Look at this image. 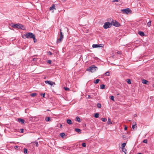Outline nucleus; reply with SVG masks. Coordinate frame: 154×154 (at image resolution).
Returning a JSON list of instances; mask_svg holds the SVG:
<instances>
[{
    "mask_svg": "<svg viewBox=\"0 0 154 154\" xmlns=\"http://www.w3.org/2000/svg\"><path fill=\"white\" fill-rule=\"evenodd\" d=\"M97 67L95 66L94 65H92L91 66L87 68V70L91 72H93L97 70Z\"/></svg>",
    "mask_w": 154,
    "mask_h": 154,
    "instance_id": "f257e3e1",
    "label": "nucleus"
},
{
    "mask_svg": "<svg viewBox=\"0 0 154 154\" xmlns=\"http://www.w3.org/2000/svg\"><path fill=\"white\" fill-rule=\"evenodd\" d=\"M24 35L26 37V38H34V35L32 32L26 33Z\"/></svg>",
    "mask_w": 154,
    "mask_h": 154,
    "instance_id": "f03ea898",
    "label": "nucleus"
},
{
    "mask_svg": "<svg viewBox=\"0 0 154 154\" xmlns=\"http://www.w3.org/2000/svg\"><path fill=\"white\" fill-rule=\"evenodd\" d=\"M112 23L109 22H106L103 26V28L105 29H107L111 27Z\"/></svg>",
    "mask_w": 154,
    "mask_h": 154,
    "instance_id": "7ed1b4c3",
    "label": "nucleus"
},
{
    "mask_svg": "<svg viewBox=\"0 0 154 154\" xmlns=\"http://www.w3.org/2000/svg\"><path fill=\"white\" fill-rule=\"evenodd\" d=\"M121 11L123 14H128L129 12H131V11L129 8H127L121 10Z\"/></svg>",
    "mask_w": 154,
    "mask_h": 154,
    "instance_id": "20e7f679",
    "label": "nucleus"
},
{
    "mask_svg": "<svg viewBox=\"0 0 154 154\" xmlns=\"http://www.w3.org/2000/svg\"><path fill=\"white\" fill-rule=\"evenodd\" d=\"M111 23L112 25L116 27H118L120 25V24L116 20L114 21H112L111 22Z\"/></svg>",
    "mask_w": 154,
    "mask_h": 154,
    "instance_id": "39448f33",
    "label": "nucleus"
},
{
    "mask_svg": "<svg viewBox=\"0 0 154 154\" xmlns=\"http://www.w3.org/2000/svg\"><path fill=\"white\" fill-rule=\"evenodd\" d=\"M45 82L46 84H48L51 85H56L55 82H53L51 81L47 80V81H45Z\"/></svg>",
    "mask_w": 154,
    "mask_h": 154,
    "instance_id": "423d86ee",
    "label": "nucleus"
},
{
    "mask_svg": "<svg viewBox=\"0 0 154 154\" xmlns=\"http://www.w3.org/2000/svg\"><path fill=\"white\" fill-rule=\"evenodd\" d=\"M20 24L17 23L12 25V26L14 28L20 29Z\"/></svg>",
    "mask_w": 154,
    "mask_h": 154,
    "instance_id": "0eeeda50",
    "label": "nucleus"
},
{
    "mask_svg": "<svg viewBox=\"0 0 154 154\" xmlns=\"http://www.w3.org/2000/svg\"><path fill=\"white\" fill-rule=\"evenodd\" d=\"M17 121L22 124H24L25 122V121L23 119L21 118H18Z\"/></svg>",
    "mask_w": 154,
    "mask_h": 154,
    "instance_id": "6e6552de",
    "label": "nucleus"
},
{
    "mask_svg": "<svg viewBox=\"0 0 154 154\" xmlns=\"http://www.w3.org/2000/svg\"><path fill=\"white\" fill-rule=\"evenodd\" d=\"M101 45L102 44H93L92 45V47L93 48H97L101 47Z\"/></svg>",
    "mask_w": 154,
    "mask_h": 154,
    "instance_id": "1a4fd4ad",
    "label": "nucleus"
},
{
    "mask_svg": "<svg viewBox=\"0 0 154 154\" xmlns=\"http://www.w3.org/2000/svg\"><path fill=\"white\" fill-rule=\"evenodd\" d=\"M33 145H35L37 147L38 146V143L36 141H35V142H32L31 143Z\"/></svg>",
    "mask_w": 154,
    "mask_h": 154,
    "instance_id": "9d476101",
    "label": "nucleus"
},
{
    "mask_svg": "<svg viewBox=\"0 0 154 154\" xmlns=\"http://www.w3.org/2000/svg\"><path fill=\"white\" fill-rule=\"evenodd\" d=\"M63 39V38H62L61 37H60L57 40V43L58 44V43H60L61 42L62 40Z\"/></svg>",
    "mask_w": 154,
    "mask_h": 154,
    "instance_id": "9b49d317",
    "label": "nucleus"
},
{
    "mask_svg": "<svg viewBox=\"0 0 154 154\" xmlns=\"http://www.w3.org/2000/svg\"><path fill=\"white\" fill-rule=\"evenodd\" d=\"M66 122L69 125L72 124V122L70 119H68L66 120Z\"/></svg>",
    "mask_w": 154,
    "mask_h": 154,
    "instance_id": "f8f14e48",
    "label": "nucleus"
},
{
    "mask_svg": "<svg viewBox=\"0 0 154 154\" xmlns=\"http://www.w3.org/2000/svg\"><path fill=\"white\" fill-rule=\"evenodd\" d=\"M142 83L145 84H147L148 82V81L146 80L143 79L142 80Z\"/></svg>",
    "mask_w": 154,
    "mask_h": 154,
    "instance_id": "ddd939ff",
    "label": "nucleus"
},
{
    "mask_svg": "<svg viewBox=\"0 0 154 154\" xmlns=\"http://www.w3.org/2000/svg\"><path fill=\"white\" fill-rule=\"evenodd\" d=\"M138 34L139 35L142 36H144V33L143 32H141V31H140L138 32Z\"/></svg>",
    "mask_w": 154,
    "mask_h": 154,
    "instance_id": "4468645a",
    "label": "nucleus"
},
{
    "mask_svg": "<svg viewBox=\"0 0 154 154\" xmlns=\"http://www.w3.org/2000/svg\"><path fill=\"white\" fill-rule=\"evenodd\" d=\"M55 9V5L54 4L52 5L50 7L49 9L50 10H52Z\"/></svg>",
    "mask_w": 154,
    "mask_h": 154,
    "instance_id": "2eb2a0df",
    "label": "nucleus"
},
{
    "mask_svg": "<svg viewBox=\"0 0 154 154\" xmlns=\"http://www.w3.org/2000/svg\"><path fill=\"white\" fill-rule=\"evenodd\" d=\"M75 121L79 122H81L80 118L78 116L76 117L75 118Z\"/></svg>",
    "mask_w": 154,
    "mask_h": 154,
    "instance_id": "dca6fc26",
    "label": "nucleus"
},
{
    "mask_svg": "<svg viewBox=\"0 0 154 154\" xmlns=\"http://www.w3.org/2000/svg\"><path fill=\"white\" fill-rule=\"evenodd\" d=\"M20 29H22L23 30H25V27L23 25L20 24Z\"/></svg>",
    "mask_w": 154,
    "mask_h": 154,
    "instance_id": "f3484780",
    "label": "nucleus"
},
{
    "mask_svg": "<svg viewBox=\"0 0 154 154\" xmlns=\"http://www.w3.org/2000/svg\"><path fill=\"white\" fill-rule=\"evenodd\" d=\"M75 131H76V132H78V133H81V130L79 129V128H75Z\"/></svg>",
    "mask_w": 154,
    "mask_h": 154,
    "instance_id": "a211bd4d",
    "label": "nucleus"
},
{
    "mask_svg": "<svg viewBox=\"0 0 154 154\" xmlns=\"http://www.w3.org/2000/svg\"><path fill=\"white\" fill-rule=\"evenodd\" d=\"M45 120L46 122L50 121V119L49 117H47L45 119Z\"/></svg>",
    "mask_w": 154,
    "mask_h": 154,
    "instance_id": "6ab92c4d",
    "label": "nucleus"
},
{
    "mask_svg": "<svg viewBox=\"0 0 154 154\" xmlns=\"http://www.w3.org/2000/svg\"><path fill=\"white\" fill-rule=\"evenodd\" d=\"M100 80L99 79H97L94 82V83L95 84H97L99 82Z\"/></svg>",
    "mask_w": 154,
    "mask_h": 154,
    "instance_id": "aec40b11",
    "label": "nucleus"
},
{
    "mask_svg": "<svg viewBox=\"0 0 154 154\" xmlns=\"http://www.w3.org/2000/svg\"><path fill=\"white\" fill-rule=\"evenodd\" d=\"M100 88L101 89H104L105 88V85H100Z\"/></svg>",
    "mask_w": 154,
    "mask_h": 154,
    "instance_id": "412c9836",
    "label": "nucleus"
},
{
    "mask_svg": "<svg viewBox=\"0 0 154 154\" xmlns=\"http://www.w3.org/2000/svg\"><path fill=\"white\" fill-rule=\"evenodd\" d=\"M122 151L123 152H124L125 154H126V152H127L126 149L125 148H122Z\"/></svg>",
    "mask_w": 154,
    "mask_h": 154,
    "instance_id": "4be33fe9",
    "label": "nucleus"
},
{
    "mask_svg": "<svg viewBox=\"0 0 154 154\" xmlns=\"http://www.w3.org/2000/svg\"><path fill=\"white\" fill-rule=\"evenodd\" d=\"M94 117L96 118H98L99 117V114L98 113H96L94 115Z\"/></svg>",
    "mask_w": 154,
    "mask_h": 154,
    "instance_id": "5701e85b",
    "label": "nucleus"
},
{
    "mask_svg": "<svg viewBox=\"0 0 154 154\" xmlns=\"http://www.w3.org/2000/svg\"><path fill=\"white\" fill-rule=\"evenodd\" d=\"M126 145V143H123L121 145V147H122V148H124L125 147Z\"/></svg>",
    "mask_w": 154,
    "mask_h": 154,
    "instance_id": "b1692460",
    "label": "nucleus"
},
{
    "mask_svg": "<svg viewBox=\"0 0 154 154\" xmlns=\"http://www.w3.org/2000/svg\"><path fill=\"white\" fill-rule=\"evenodd\" d=\"M151 26V20H149L148 23H147V26H148V27H149Z\"/></svg>",
    "mask_w": 154,
    "mask_h": 154,
    "instance_id": "393cba45",
    "label": "nucleus"
},
{
    "mask_svg": "<svg viewBox=\"0 0 154 154\" xmlns=\"http://www.w3.org/2000/svg\"><path fill=\"white\" fill-rule=\"evenodd\" d=\"M23 151L24 152L25 154L27 153V150L26 148H24L23 149Z\"/></svg>",
    "mask_w": 154,
    "mask_h": 154,
    "instance_id": "a878e982",
    "label": "nucleus"
},
{
    "mask_svg": "<svg viewBox=\"0 0 154 154\" xmlns=\"http://www.w3.org/2000/svg\"><path fill=\"white\" fill-rule=\"evenodd\" d=\"M101 120L103 122H105L107 120V119L105 118H102Z\"/></svg>",
    "mask_w": 154,
    "mask_h": 154,
    "instance_id": "bb28decb",
    "label": "nucleus"
},
{
    "mask_svg": "<svg viewBox=\"0 0 154 154\" xmlns=\"http://www.w3.org/2000/svg\"><path fill=\"white\" fill-rule=\"evenodd\" d=\"M60 30V37H61L62 38H63V35L61 31V29Z\"/></svg>",
    "mask_w": 154,
    "mask_h": 154,
    "instance_id": "cd10ccee",
    "label": "nucleus"
},
{
    "mask_svg": "<svg viewBox=\"0 0 154 154\" xmlns=\"http://www.w3.org/2000/svg\"><path fill=\"white\" fill-rule=\"evenodd\" d=\"M36 93H32L30 95L32 97H34L36 96Z\"/></svg>",
    "mask_w": 154,
    "mask_h": 154,
    "instance_id": "c85d7f7f",
    "label": "nucleus"
},
{
    "mask_svg": "<svg viewBox=\"0 0 154 154\" xmlns=\"http://www.w3.org/2000/svg\"><path fill=\"white\" fill-rule=\"evenodd\" d=\"M65 134L64 133H62L60 134V135L61 137H63L64 136H65Z\"/></svg>",
    "mask_w": 154,
    "mask_h": 154,
    "instance_id": "c756f323",
    "label": "nucleus"
},
{
    "mask_svg": "<svg viewBox=\"0 0 154 154\" xmlns=\"http://www.w3.org/2000/svg\"><path fill=\"white\" fill-rule=\"evenodd\" d=\"M110 99L114 101V97L113 96H111L110 97Z\"/></svg>",
    "mask_w": 154,
    "mask_h": 154,
    "instance_id": "7c9ffc66",
    "label": "nucleus"
},
{
    "mask_svg": "<svg viewBox=\"0 0 154 154\" xmlns=\"http://www.w3.org/2000/svg\"><path fill=\"white\" fill-rule=\"evenodd\" d=\"M107 123L108 124H111L112 122L110 121V119L109 118L108 119V121L107 122Z\"/></svg>",
    "mask_w": 154,
    "mask_h": 154,
    "instance_id": "2f4dec72",
    "label": "nucleus"
},
{
    "mask_svg": "<svg viewBox=\"0 0 154 154\" xmlns=\"http://www.w3.org/2000/svg\"><path fill=\"white\" fill-rule=\"evenodd\" d=\"M46 62L48 63L51 64V61L50 60H48L46 61Z\"/></svg>",
    "mask_w": 154,
    "mask_h": 154,
    "instance_id": "473e14b6",
    "label": "nucleus"
},
{
    "mask_svg": "<svg viewBox=\"0 0 154 154\" xmlns=\"http://www.w3.org/2000/svg\"><path fill=\"white\" fill-rule=\"evenodd\" d=\"M82 146L84 147H86V144L85 143H82Z\"/></svg>",
    "mask_w": 154,
    "mask_h": 154,
    "instance_id": "72a5a7b5",
    "label": "nucleus"
},
{
    "mask_svg": "<svg viewBox=\"0 0 154 154\" xmlns=\"http://www.w3.org/2000/svg\"><path fill=\"white\" fill-rule=\"evenodd\" d=\"M97 106L98 108H100L101 104L99 103H98L97 104Z\"/></svg>",
    "mask_w": 154,
    "mask_h": 154,
    "instance_id": "f704fd0d",
    "label": "nucleus"
},
{
    "mask_svg": "<svg viewBox=\"0 0 154 154\" xmlns=\"http://www.w3.org/2000/svg\"><path fill=\"white\" fill-rule=\"evenodd\" d=\"M105 74L106 75L109 76V75L110 73L109 72H107L105 73Z\"/></svg>",
    "mask_w": 154,
    "mask_h": 154,
    "instance_id": "c9c22d12",
    "label": "nucleus"
},
{
    "mask_svg": "<svg viewBox=\"0 0 154 154\" xmlns=\"http://www.w3.org/2000/svg\"><path fill=\"white\" fill-rule=\"evenodd\" d=\"M64 89L66 91H69V88H67V87H64Z\"/></svg>",
    "mask_w": 154,
    "mask_h": 154,
    "instance_id": "e433bc0d",
    "label": "nucleus"
},
{
    "mask_svg": "<svg viewBox=\"0 0 154 154\" xmlns=\"http://www.w3.org/2000/svg\"><path fill=\"white\" fill-rule=\"evenodd\" d=\"M41 95V96H42V97H44V98H45V93H44V94H40Z\"/></svg>",
    "mask_w": 154,
    "mask_h": 154,
    "instance_id": "4c0bfd02",
    "label": "nucleus"
},
{
    "mask_svg": "<svg viewBox=\"0 0 154 154\" xmlns=\"http://www.w3.org/2000/svg\"><path fill=\"white\" fill-rule=\"evenodd\" d=\"M134 125H133L132 126V128L133 129L134 128V127L136 125V123L135 122L134 123Z\"/></svg>",
    "mask_w": 154,
    "mask_h": 154,
    "instance_id": "58836bf2",
    "label": "nucleus"
},
{
    "mask_svg": "<svg viewBox=\"0 0 154 154\" xmlns=\"http://www.w3.org/2000/svg\"><path fill=\"white\" fill-rule=\"evenodd\" d=\"M147 139H145L143 140V142L144 143H147Z\"/></svg>",
    "mask_w": 154,
    "mask_h": 154,
    "instance_id": "ea45409f",
    "label": "nucleus"
},
{
    "mask_svg": "<svg viewBox=\"0 0 154 154\" xmlns=\"http://www.w3.org/2000/svg\"><path fill=\"white\" fill-rule=\"evenodd\" d=\"M86 98H88V99H90V98H91V96L90 95H86Z\"/></svg>",
    "mask_w": 154,
    "mask_h": 154,
    "instance_id": "a19ab883",
    "label": "nucleus"
},
{
    "mask_svg": "<svg viewBox=\"0 0 154 154\" xmlns=\"http://www.w3.org/2000/svg\"><path fill=\"white\" fill-rule=\"evenodd\" d=\"M48 54L50 55H52V53L50 51H48Z\"/></svg>",
    "mask_w": 154,
    "mask_h": 154,
    "instance_id": "79ce46f5",
    "label": "nucleus"
},
{
    "mask_svg": "<svg viewBox=\"0 0 154 154\" xmlns=\"http://www.w3.org/2000/svg\"><path fill=\"white\" fill-rule=\"evenodd\" d=\"M127 83L129 84H130L131 83V80L130 79H128Z\"/></svg>",
    "mask_w": 154,
    "mask_h": 154,
    "instance_id": "37998d69",
    "label": "nucleus"
},
{
    "mask_svg": "<svg viewBox=\"0 0 154 154\" xmlns=\"http://www.w3.org/2000/svg\"><path fill=\"white\" fill-rule=\"evenodd\" d=\"M32 38L33 39L34 42H35L37 41L36 39L35 38V35H34V38Z\"/></svg>",
    "mask_w": 154,
    "mask_h": 154,
    "instance_id": "c03bdc74",
    "label": "nucleus"
},
{
    "mask_svg": "<svg viewBox=\"0 0 154 154\" xmlns=\"http://www.w3.org/2000/svg\"><path fill=\"white\" fill-rule=\"evenodd\" d=\"M37 58H34L33 59V61H36L37 60Z\"/></svg>",
    "mask_w": 154,
    "mask_h": 154,
    "instance_id": "a18cd8bd",
    "label": "nucleus"
},
{
    "mask_svg": "<svg viewBox=\"0 0 154 154\" xmlns=\"http://www.w3.org/2000/svg\"><path fill=\"white\" fill-rule=\"evenodd\" d=\"M20 132L21 133H23V129H20Z\"/></svg>",
    "mask_w": 154,
    "mask_h": 154,
    "instance_id": "49530a36",
    "label": "nucleus"
},
{
    "mask_svg": "<svg viewBox=\"0 0 154 154\" xmlns=\"http://www.w3.org/2000/svg\"><path fill=\"white\" fill-rule=\"evenodd\" d=\"M117 53L119 54H122L121 52V51H118L117 52Z\"/></svg>",
    "mask_w": 154,
    "mask_h": 154,
    "instance_id": "de8ad7c7",
    "label": "nucleus"
},
{
    "mask_svg": "<svg viewBox=\"0 0 154 154\" xmlns=\"http://www.w3.org/2000/svg\"><path fill=\"white\" fill-rule=\"evenodd\" d=\"M60 128H62V124H60Z\"/></svg>",
    "mask_w": 154,
    "mask_h": 154,
    "instance_id": "09e8293b",
    "label": "nucleus"
},
{
    "mask_svg": "<svg viewBox=\"0 0 154 154\" xmlns=\"http://www.w3.org/2000/svg\"><path fill=\"white\" fill-rule=\"evenodd\" d=\"M18 148V146H14V148L15 149L17 148Z\"/></svg>",
    "mask_w": 154,
    "mask_h": 154,
    "instance_id": "8fccbe9b",
    "label": "nucleus"
},
{
    "mask_svg": "<svg viewBox=\"0 0 154 154\" xmlns=\"http://www.w3.org/2000/svg\"><path fill=\"white\" fill-rule=\"evenodd\" d=\"M113 2H118V0H114L113 1Z\"/></svg>",
    "mask_w": 154,
    "mask_h": 154,
    "instance_id": "3c124183",
    "label": "nucleus"
},
{
    "mask_svg": "<svg viewBox=\"0 0 154 154\" xmlns=\"http://www.w3.org/2000/svg\"><path fill=\"white\" fill-rule=\"evenodd\" d=\"M124 129L125 130H127V127H125L124 128Z\"/></svg>",
    "mask_w": 154,
    "mask_h": 154,
    "instance_id": "603ef678",
    "label": "nucleus"
},
{
    "mask_svg": "<svg viewBox=\"0 0 154 154\" xmlns=\"http://www.w3.org/2000/svg\"><path fill=\"white\" fill-rule=\"evenodd\" d=\"M117 95H119V93H118V94H117Z\"/></svg>",
    "mask_w": 154,
    "mask_h": 154,
    "instance_id": "864d4df0",
    "label": "nucleus"
},
{
    "mask_svg": "<svg viewBox=\"0 0 154 154\" xmlns=\"http://www.w3.org/2000/svg\"><path fill=\"white\" fill-rule=\"evenodd\" d=\"M61 0L62 1H66V0Z\"/></svg>",
    "mask_w": 154,
    "mask_h": 154,
    "instance_id": "5fc2aeb1",
    "label": "nucleus"
},
{
    "mask_svg": "<svg viewBox=\"0 0 154 154\" xmlns=\"http://www.w3.org/2000/svg\"><path fill=\"white\" fill-rule=\"evenodd\" d=\"M1 109V107H0V110Z\"/></svg>",
    "mask_w": 154,
    "mask_h": 154,
    "instance_id": "6e6d98bb",
    "label": "nucleus"
},
{
    "mask_svg": "<svg viewBox=\"0 0 154 154\" xmlns=\"http://www.w3.org/2000/svg\"><path fill=\"white\" fill-rule=\"evenodd\" d=\"M134 116H137V115L136 114H135V115H134Z\"/></svg>",
    "mask_w": 154,
    "mask_h": 154,
    "instance_id": "4d7b16f0",
    "label": "nucleus"
},
{
    "mask_svg": "<svg viewBox=\"0 0 154 154\" xmlns=\"http://www.w3.org/2000/svg\"><path fill=\"white\" fill-rule=\"evenodd\" d=\"M138 154H142L140 153H139Z\"/></svg>",
    "mask_w": 154,
    "mask_h": 154,
    "instance_id": "13d9d810",
    "label": "nucleus"
},
{
    "mask_svg": "<svg viewBox=\"0 0 154 154\" xmlns=\"http://www.w3.org/2000/svg\"><path fill=\"white\" fill-rule=\"evenodd\" d=\"M153 86L154 87V84L153 85Z\"/></svg>",
    "mask_w": 154,
    "mask_h": 154,
    "instance_id": "bf43d9fd",
    "label": "nucleus"
}]
</instances>
